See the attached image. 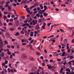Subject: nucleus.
<instances>
[{
	"mask_svg": "<svg viewBox=\"0 0 74 74\" xmlns=\"http://www.w3.org/2000/svg\"><path fill=\"white\" fill-rule=\"evenodd\" d=\"M32 22H31L30 23V25H36V24H37V20H33L32 21Z\"/></svg>",
	"mask_w": 74,
	"mask_h": 74,
	"instance_id": "f257e3e1",
	"label": "nucleus"
},
{
	"mask_svg": "<svg viewBox=\"0 0 74 74\" xmlns=\"http://www.w3.org/2000/svg\"><path fill=\"white\" fill-rule=\"evenodd\" d=\"M26 58H27V56L25 54H22L21 55V59H26Z\"/></svg>",
	"mask_w": 74,
	"mask_h": 74,
	"instance_id": "f03ea898",
	"label": "nucleus"
},
{
	"mask_svg": "<svg viewBox=\"0 0 74 74\" xmlns=\"http://www.w3.org/2000/svg\"><path fill=\"white\" fill-rule=\"evenodd\" d=\"M5 36L6 37L8 38L10 37V33L8 32H7L6 34H5Z\"/></svg>",
	"mask_w": 74,
	"mask_h": 74,
	"instance_id": "7ed1b4c3",
	"label": "nucleus"
},
{
	"mask_svg": "<svg viewBox=\"0 0 74 74\" xmlns=\"http://www.w3.org/2000/svg\"><path fill=\"white\" fill-rule=\"evenodd\" d=\"M26 26L27 27H29V24L28 23H24L23 24V27H24V26Z\"/></svg>",
	"mask_w": 74,
	"mask_h": 74,
	"instance_id": "20e7f679",
	"label": "nucleus"
},
{
	"mask_svg": "<svg viewBox=\"0 0 74 74\" xmlns=\"http://www.w3.org/2000/svg\"><path fill=\"white\" fill-rule=\"evenodd\" d=\"M8 4H6V7H8V10H9V11H11V10H12V8H11L10 6H8Z\"/></svg>",
	"mask_w": 74,
	"mask_h": 74,
	"instance_id": "39448f33",
	"label": "nucleus"
},
{
	"mask_svg": "<svg viewBox=\"0 0 74 74\" xmlns=\"http://www.w3.org/2000/svg\"><path fill=\"white\" fill-rule=\"evenodd\" d=\"M15 22L16 26H17L19 25V21L18 20L16 21L15 20Z\"/></svg>",
	"mask_w": 74,
	"mask_h": 74,
	"instance_id": "423d86ee",
	"label": "nucleus"
},
{
	"mask_svg": "<svg viewBox=\"0 0 74 74\" xmlns=\"http://www.w3.org/2000/svg\"><path fill=\"white\" fill-rule=\"evenodd\" d=\"M43 25H42V28H43V29H45V26H46V23H44L43 24Z\"/></svg>",
	"mask_w": 74,
	"mask_h": 74,
	"instance_id": "0eeeda50",
	"label": "nucleus"
},
{
	"mask_svg": "<svg viewBox=\"0 0 74 74\" xmlns=\"http://www.w3.org/2000/svg\"><path fill=\"white\" fill-rule=\"evenodd\" d=\"M67 39H65L64 40V44H65V45H66V44H67Z\"/></svg>",
	"mask_w": 74,
	"mask_h": 74,
	"instance_id": "6e6552de",
	"label": "nucleus"
},
{
	"mask_svg": "<svg viewBox=\"0 0 74 74\" xmlns=\"http://www.w3.org/2000/svg\"><path fill=\"white\" fill-rule=\"evenodd\" d=\"M29 47H30V49L31 50L34 51V49H33V46H32V45H29Z\"/></svg>",
	"mask_w": 74,
	"mask_h": 74,
	"instance_id": "1a4fd4ad",
	"label": "nucleus"
},
{
	"mask_svg": "<svg viewBox=\"0 0 74 74\" xmlns=\"http://www.w3.org/2000/svg\"><path fill=\"white\" fill-rule=\"evenodd\" d=\"M4 3H5V1H4L1 2H0V6H1V5H2L4 4Z\"/></svg>",
	"mask_w": 74,
	"mask_h": 74,
	"instance_id": "9d476101",
	"label": "nucleus"
},
{
	"mask_svg": "<svg viewBox=\"0 0 74 74\" xmlns=\"http://www.w3.org/2000/svg\"><path fill=\"white\" fill-rule=\"evenodd\" d=\"M34 65V64H33L32 63H31L30 65H29V67H32Z\"/></svg>",
	"mask_w": 74,
	"mask_h": 74,
	"instance_id": "9b49d317",
	"label": "nucleus"
},
{
	"mask_svg": "<svg viewBox=\"0 0 74 74\" xmlns=\"http://www.w3.org/2000/svg\"><path fill=\"white\" fill-rule=\"evenodd\" d=\"M32 70L33 71H35L37 70V67H34L32 68Z\"/></svg>",
	"mask_w": 74,
	"mask_h": 74,
	"instance_id": "f8f14e48",
	"label": "nucleus"
},
{
	"mask_svg": "<svg viewBox=\"0 0 74 74\" xmlns=\"http://www.w3.org/2000/svg\"><path fill=\"white\" fill-rule=\"evenodd\" d=\"M56 66L54 67L53 66L51 67V70H52L53 71H54L55 70V69H56Z\"/></svg>",
	"mask_w": 74,
	"mask_h": 74,
	"instance_id": "ddd939ff",
	"label": "nucleus"
},
{
	"mask_svg": "<svg viewBox=\"0 0 74 74\" xmlns=\"http://www.w3.org/2000/svg\"><path fill=\"white\" fill-rule=\"evenodd\" d=\"M5 56V54L4 53V52H3L1 54V57H4Z\"/></svg>",
	"mask_w": 74,
	"mask_h": 74,
	"instance_id": "4468645a",
	"label": "nucleus"
},
{
	"mask_svg": "<svg viewBox=\"0 0 74 74\" xmlns=\"http://www.w3.org/2000/svg\"><path fill=\"white\" fill-rule=\"evenodd\" d=\"M47 66L48 67V69H50L51 68V69L52 67H51V66L49 65V64H47Z\"/></svg>",
	"mask_w": 74,
	"mask_h": 74,
	"instance_id": "2eb2a0df",
	"label": "nucleus"
},
{
	"mask_svg": "<svg viewBox=\"0 0 74 74\" xmlns=\"http://www.w3.org/2000/svg\"><path fill=\"white\" fill-rule=\"evenodd\" d=\"M39 6L40 7V9H43V8H44V7H43V6H42V4H40Z\"/></svg>",
	"mask_w": 74,
	"mask_h": 74,
	"instance_id": "dca6fc26",
	"label": "nucleus"
},
{
	"mask_svg": "<svg viewBox=\"0 0 74 74\" xmlns=\"http://www.w3.org/2000/svg\"><path fill=\"white\" fill-rule=\"evenodd\" d=\"M43 15L44 16H48V13H44L43 14Z\"/></svg>",
	"mask_w": 74,
	"mask_h": 74,
	"instance_id": "f3484780",
	"label": "nucleus"
},
{
	"mask_svg": "<svg viewBox=\"0 0 74 74\" xmlns=\"http://www.w3.org/2000/svg\"><path fill=\"white\" fill-rule=\"evenodd\" d=\"M30 60H32V61H34V60L35 59L33 58L32 57H31L30 58Z\"/></svg>",
	"mask_w": 74,
	"mask_h": 74,
	"instance_id": "a211bd4d",
	"label": "nucleus"
},
{
	"mask_svg": "<svg viewBox=\"0 0 74 74\" xmlns=\"http://www.w3.org/2000/svg\"><path fill=\"white\" fill-rule=\"evenodd\" d=\"M7 18V17L5 15H3V19L4 20H5Z\"/></svg>",
	"mask_w": 74,
	"mask_h": 74,
	"instance_id": "6ab92c4d",
	"label": "nucleus"
},
{
	"mask_svg": "<svg viewBox=\"0 0 74 74\" xmlns=\"http://www.w3.org/2000/svg\"><path fill=\"white\" fill-rule=\"evenodd\" d=\"M0 34L3 37H5L4 35V34H3V32H0Z\"/></svg>",
	"mask_w": 74,
	"mask_h": 74,
	"instance_id": "aec40b11",
	"label": "nucleus"
},
{
	"mask_svg": "<svg viewBox=\"0 0 74 74\" xmlns=\"http://www.w3.org/2000/svg\"><path fill=\"white\" fill-rule=\"evenodd\" d=\"M74 27H68V29L69 30H72L74 29Z\"/></svg>",
	"mask_w": 74,
	"mask_h": 74,
	"instance_id": "412c9836",
	"label": "nucleus"
},
{
	"mask_svg": "<svg viewBox=\"0 0 74 74\" xmlns=\"http://www.w3.org/2000/svg\"><path fill=\"white\" fill-rule=\"evenodd\" d=\"M63 64V61H62L61 62H59L58 63V65H61V64Z\"/></svg>",
	"mask_w": 74,
	"mask_h": 74,
	"instance_id": "4be33fe9",
	"label": "nucleus"
},
{
	"mask_svg": "<svg viewBox=\"0 0 74 74\" xmlns=\"http://www.w3.org/2000/svg\"><path fill=\"white\" fill-rule=\"evenodd\" d=\"M36 29L37 30H38V29H40V27L39 26V25H38L36 26Z\"/></svg>",
	"mask_w": 74,
	"mask_h": 74,
	"instance_id": "5701e85b",
	"label": "nucleus"
},
{
	"mask_svg": "<svg viewBox=\"0 0 74 74\" xmlns=\"http://www.w3.org/2000/svg\"><path fill=\"white\" fill-rule=\"evenodd\" d=\"M12 26V27L14 28V29H15V28L16 27V26H15V24H14Z\"/></svg>",
	"mask_w": 74,
	"mask_h": 74,
	"instance_id": "b1692460",
	"label": "nucleus"
},
{
	"mask_svg": "<svg viewBox=\"0 0 74 74\" xmlns=\"http://www.w3.org/2000/svg\"><path fill=\"white\" fill-rule=\"evenodd\" d=\"M65 53H66V52L65 51H64L63 52L62 55V56H65L64 55H65Z\"/></svg>",
	"mask_w": 74,
	"mask_h": 74,
	"instance_id": "393cba45",
	"label": "nucleus"
},
{
	"mask_svg": "<svg viewBox=\"0 0 74 74\" xmlns=\"http://www.w3.org/2000/svg\"><path fill=\"white\" fill-rule=\"evenodd\" d=\"M34 42V39H32L31 41V42H29V44H32Z\"/></svg>",
	"mask_w": 74,
	"mask_h": 74,
	"instance_id": "a878e982",
	"label": "nucleus"
},
{
	"mask_svg": "<svg viewBox=\"0 0 74 74\" xmlns=\"http://www.w3.org/2000/svg\"><path fill=\"white\" fill-rule=\"evenodd\" d=\"M7 53L9 55H11L12 54L11 53V52L9 51H8Z\"/></svg>",
	"mask_w": 74,
	"mask_h": 74,
	"instance_id": "bb28decb",
	"label": "nucleus"
},
{
	"mask_svg": "<svg viewBox=\"0 0 74 74\" xmlns=\"http://www.w3.org/2000/svg\"><path fill=\"white\" fill-rule=\"evenodd\" d=\"M14 30H15V29L14 28H10V31H13Z\"/></svg>",
	"mask_w": 74,
	"mask_h": 74,
	"instance_id": "cd10ccee",
	"label": "nucleus"
},
{
	"mask_svg": "<svg viewBox=\"0 0 74 74\" xmlns=\"http://www.w3.org/2000/svg\"><path fill=\"white\" fill-rule=\"evenodd\" d=\"M44 8H45L44 9L45 10H46L47 9V6L46 5H44Z\"/></svg>",
	"mask_w": 74,
	"mask_h": 74,
	"instance_id": "c85d7f7f",
	"label": "nucleus"
},
{
	"mask_svg": "<svg viewBox=\"0 0 74 74\" xmlns=\"http://www.w3.org/2000/svg\"><path fill=\"white\" fill-rule=\"evenodd\" d=\"M14 21V19L13 18H11L10 20V22H13Z\"/></svg>",
	"mask_w": 74,
	"mask_h": 74,
	"instance_id": "c756f323",
	"label": "nucleus"
},
{
	"mask_svg": "<svg viewBox=\"0 0 74 74\" xmlns=\"http://www.w3.org/2000/svg\"><path fill=\"white\" fill-rule=\"evenodd\" d=\"M4 51H5V52H6V51H7L8 52V51H10V50L9 49H4Z\"/></svg>",
	"mask_w": 74,
	"mask_h": 74,
	"instance_id": "7c9ffc66",
	"label": "nucleus"
},
{
	"mask_svg": "<svg viewBox=\"0 0 74 74\" xmlns=\"http://www.w3.org/2000/svg\"><path fill=\"white\" fill-rule=\"evenodd\" d=\"M12 25H13V24L12 23H10L8 24V25H9V26H12Z\"/></svg>",
	"mask_w": 74,
	"mask_h": 74,
	"instance_id": "2f4dec72",
	"label": "nucleus"
},
{
	"mask_svg": "<svg viewBox=\"0 0 74 74\" xmlns=\"http://www.w3.org/2000/svg\"><path fill=\"white\" fill-rule=\"evenodd\" d=\"M4 14L5 15H7V14H8V12H6V11L4 12Z\"/></svg>",
	"mask_w": 74,
	"mask_h": 74,
	"instance_id": "473e14b6",
	"label": "nucleus"
},
{
	"mask_svg": "<svg viewBox=\"0 0 74 74\" xmlns=\"http://www.w3.org/2000/svg\"><path fill=\"white\" fill-rule=\"evenodd\" d=\"M15 36H18L19 35V33H18V32H17L16 34H15Z\"/></svg>",
	"mask_w": 74,
	"mask_h": 74,
	"instance_id": "72a5a7b5",
	"label": "nucleus"
},
{
	"mask_svg": "<svg viewBox=\"0 0 74 74\" xmlns=\"http://www.w3.org/2000/svg\"><path fill=\"white\" fill-rule=\"evenodd\" d=\"M59 56V55L58 54V53H56V54H54V56Z\"/></svg>",
	"mask_w": 74,
	"mask_h": 74,
	"instance_id": "f704fd0d",
	"label": "nucleus"
},
{
	"mask_svg": "<svg viewBox=\"0 0 74 74\" xmlns=\"http://www.w3.org/2000/svg\"><path fill=\"white\" fill-rule=\"evenodd\" d=\"M71 61H70L68 62V64H69V65H70V66L72 65V64H71Z\"/></svg>",
	"mask_w": 74,
	"mask_h": 74,
	"instance_id": "c9c22d12",
	"label": "nucleus"
},
{
	"mask_svg": "<svg viewBox=\"0 0 74 74\" xmlns=\"http://www.w3.org/2000/svg\"><path fill=\"white\" fill-rule=\"evenodd\" d=\"M21 50H22V51H23L25 50V49L23 47H22L21 48Z\"/></svg>",
	"mask_w": 74,
	"mask_h": 74,
	"instance_id": "e433bc0d",
	"label": "nucleus"
},
{
	"mask_svg": "<svg viewBox=\"0 0 74 74\" xmlns=\"http://www.w3.org/2000/svg\"><path fill=\"white\" fill-rule=\"evenodd\" d=\"M25 42H29V41H28V40H27V39H25Z\"/></svg>",
	"mask_w": 74,
	"mask_h": 74,
	"instance_id": "4c0bfd02",
	"label": "nucleus"
},
{
	"mask_svg": "<svg viewBox=\"0 0 74 74\" xmlns=\"http://www.w3.org/2000/svg\"><path fill=\"white\" fill-rule=\"evenodd\" d=\"M36 16H37V17H40V14H36Z\"/></svg>",
	"mask_w": 74,
	"mask_h": 74,
	"instance_id": "58836bf2",
	"label": "nucleus"
},
{
	"mask_svg": "<svg viewBox=\"0 0 74 74\" xmlns=\"http://www.w3.org/2000/svg\"><path fill=\"white\" fill-rule=\"evenodd\" d=\"M21 18L23 19H24L25 18V17L24 16H21Z\"/></svg>",
	"mask_w": 74,
	"mask_h": 74,
	"instance_id": "ea45409f",
	"label": "nucleus"
},
{
	"mask_svg": "<svg viewBox=\"0 0 74 74\" xmlns=\"http://www.w3.org/2000/svg\"><path fill=\"white\" fill-rule=\"evenodd\" d=\"M7 47L8 48H11V45H8L7 46Z\"/></svg>",
	"mask_w": 74,
	"mask_h": 74,
	"instance_id": "a19ab883",
	"label": "nucleus"
},
{
	"mask_svg": "<svg viewBox=\"0 0 74 74\" xmlns=\"http://www.w3.org/2000/svg\"><path fill=\"white\" fill-rule=\"evenodd\" d=\"M4 50L3 49H1L0 50V53H1L2 52V51Z\"/></svg>",
	"mask_w": 74,
	"mask_h": 74,
	"instance_id": "79ce46f5",
	"label": "nucleus"
},
{
	"mask_svg": "<svg viewBox=\"0 0 74 74\" xmlns=\"http://www.w3.org/2000/svg\"><path fill=\"white\" fill-rule=\"evenodd\" d=\"M21 42H25V39H22L21 40Z\"/></svg>",
	"mask_w": 74,
	"mask_h": 74,
	"instance_id": "37998d69",
	"label": "nucleus"
},
{
	"mask_svg": "<svg viewBox=\"0 0 74 74\" xmlns=\"http://www.w3.org/2000/svg\"><path fill=\"white\" fill-rule=\"evenodd\" d=\"M5 43L6 44H8V42H7V40H5Z\"/></svg>",
	"mask_w": 74,
	"mask_h": 74,
	"instance_id": "c03bdc74",
	"label": "nucleus"
},
{
	"mask_svg": "<svg viewBox=\"0 0 74 74\" xmlns=\"http://www.w3.org/2000/svg\"><path fill=\"white\" fill-rule=\"evenodd\" d=\"M0 29L1 30L2 32H6V30H5L3 29Z\"/></svg>",
	"mask_w": 74,
	"mask_h": 74,
	"instance_id": "a18cd8bd",
	"label": "nucleus"
},
{
	"mask_svg": "<svg viewBox=\"0 0 74 74\" xmlns=\"http://www.w3.org/2000/svg\"><path fill=\"white\" fill-rule=\"evenodd\" d=\"M19 53V52H18V51H16L14 52V53Z\"/></svg>",
	"mask_w": 74,
	"mask_h": 74,
	"instance_id": "49530a36",
	"label": "nucleus"
},
{
	"mask_svg": "<svg viewBox=\"0 0 74 74\" xmlns=\"http://www.w3.org/2000/svg\"><path fill=\"white\" fill-rule=\"evenodd\" d=\"M74 58V57L73 56H71L70 57V59H73Z\"/></svg>",
	"mask_w": 74,
	"mask_h": 74,
	"instance_id": "de8ad7c7",
	"label": "nucleus"
},
{
	"mask_svg": "<svg viewBox=\"0 0 74 74\" xmlns=\"http://www.w3.org/2000/svg\"><path fill=\"white\" fill-rule=\"evenodd\" d=\"M5 64H7L8 63V61H5Z\"/></svg>",
	"mask_w": 74,
	"mask_h": 74,
	"instance_id": "09e8293b",
	"label": "nucleus"
},
{
	"mask_svg": "<svg viewBox=\"0 0 74 74\" xmlns=\"http://www.w3.org/2000/svg\"><path fill=\"white\" fill-rule=\"evenodd\" d=\"M8 70L9 73H10V71H11V70H10V69L8 68Z\"/></svg>",
	"mask_w": 74,
	"mask_h": 74,
	"instance_id": "8fccbe9b",
	"label": "nucleus"
},
{
	"mask_svg": "<svg viewBox=\"0 0 74 74\" xmlns=\"http://www.w3.org/2000/svg\"><path fill=\"white\" fill-rule=\"evenodd\" d=\"M60 30L62 32H64V31L62 29H60Z\"/></svg>",
	"mask_w": 74,
	"mask_h": 74,
	"instance_id": "3c124183",
	"label": "nucleus"
},
{
	"mask_svg": "<svg viewBox=\"0 0 74 74\" xmlns=\"http://www.w3.org/2000/svg\"><path fill=\"white\" fill-rule=\"evenodd\" d=\"M64 11H66V12H68L69 11V10L67 9H66L64 10Z\"/></svg>",
	"mask_w": 74,
	"mask_h": 74,
	"instance_id": "603ef678",
	"label": "nucleus"
},
{
	"mask_svg": "<svg viewBox=\"0 0 74 74\" xmlns=\"http://www.w3.org/2000/svg\"><path fill=\"white\" fill-rule=\"evenodd\" d=\"M5 3H6V4H9V3H10V1H8L5 2Z\"/></svg>",
	"mask_w": 74,
	"mask_h": 74,
	"instance_id": "864d4df0",
	"label": "nucleus"
},
{
	"mask_svg": "<svg viewBox=\"0 0 74 74\" xmlns=\"http://www.w3.org/2000/svg\"><path fill=\"white\" fill-rule=\"evenodd\" d=\"M21 34H25V33H24V32L22 31L21 32Z\"/></svg>",
	"mask_w": 74,
	"mask_h": 74,
	"instance_id": "5fc2aeb1",
	"label": "nucleus"
},
{
	"mask_svg": "<svg viewBox=\"0 0 74 74\" xmlns=\"http://www.w3.org/2000/svg\"><path fill=\"white\" fill-rule=\"evenodd\" d=\"M17 29H18V30H21V29H22V28L20 27H18L17 28Z\"/></svg>",
	"mask_w": 74,
	"mask_h": 74,
	"instance_id": "6e6d98bb",
	"label": "nucleus"
},
{
	"mask_svg": "<svg viewBox=\"0 0 74 74\" xmlns=\"http://www.w3.org/2000/svg\"><path fill=\"white\" fill-rule=\"evenodd\" d=\"M29 8H27L26 10L27 11H29Z\"/></svg>",
	"mask_w": 74,
	"mask_h": 74,
	"instance_id": "4d7b16f0",
	"label": "nucleus"
},
{
	"mask_svg": "<svg viewBox=\"0 0 74 74\" xmlns=\"http://www.w3.org/2000/svg\"><path fill=\"white\" fill-rule=\"evenodd\" d=\"M10 71H11V72L12 73H14V70H13V69H11L10 70Z\"/></svg>",
	"mask_w": 74,
	"mask_h": 74,
	"instance_id": "13d9d810",
	"label": "nucleus"
},
{
	"mask_svg": "<svg viewBox=\"0 0 74 74\" xmlns=\"http://www.w3.org/2000/svg\"><path fill=\"white\" fill-rule=\"evenodd\" d=\"M67 52H68V53H70L71 52H70V49H69L67 50Z\"/></svg>",
	"mask_w": 74,
	"mask_h": 74,
	"instance_id": "bf43d9fd",
	"label": "nucleus"
},
{
	"mask_svg": "<svg viewBox=\"0 0 74 74\" xmlns=\"http://www.w3.org/2000/svg\"><path fill=\"white\" fill-rule=\"evenodd\" d=\"M34 6L33 5L30 8V10H32V8H34Z\"/></svg>",
	"mask_w": 74,
	"mask_h": 74,
	"instance_id": "052dcab7",
	"label": "nucleus"
},
{
	"mask_svg": "<svg viewBox=\"0 0 74 74\" xmlns=\"http://www.w3.org/2000/svg\"><path fill=\"white\" fill-rule=\"evenodd\" d=\"M67 71H69V72H71V71H70V69H69V68H68L67 69Z\"/></svg>",
	"mask_w": 74,
	"mask_h": 74,
	"instance_id": "680f3d73",
	"label": "nucleus"
},
{
	"mask_svg": "<svg viewBox=\"0 0 74 74\" xmlns=\"http://www.w3.org/2000/svg\"><path fill=\"white\" fill-rule=\"evenodd\" d=\"M32 40V38L30 37L29 39L28 40L29 41H31V40Z\"/></svg>",
	"mask_w": 74,
	"mask_h": 74,
	"instance_id": "e2e57ef3",
	"label": "nucleus"
},
{
	"mask_svg": "<svg viewBox=\"0 0 74 74\" xmlns=\"http://www.w3.org/2000/svg\"><path fill=\"white\" fill-rule=\"evenodd\" d=\"M14 17H15V15H12L11 16V18H14Z\"/></svg>",
	"mask_w": 74,
	"mask_h": 74,
	"instance_id": "0e129e2a",
	"label": "nucleus"
},
{
	"mask_svg": "<svg viewBox=\"0 0 74 74\" xmlns=\"http://www.w3.org/2000/svg\"><path fill=\"white\" fill-rule=\"evenodd\" d=\"M35 74V72L33 73L31 72V73H29V74Z\"/></svg>",
	"mask_w": 74,
	"mask_h": 74,
	"instance_id": "69168bd1",
	"label": "nucleus"
},
{
	"mask_svg": "<svg viewBox=\"0 0 74 74\" xmlns=\"http://www.w3.org/2000/svg\"><path fill=\"white\" fill-rule=\"evenodd\" d=\"M40 74H44V72H41Z\"/></svg>",
	"mask_w": 74,
	"mask_h": 74,
	"instance_id": "338daca9",
	"label": "nucleus"
},
{
	"mask_svg": "<svg viewBox=\"0 0 74 74\" xmlns=\"http://www.w3.org/2000/svg\"><path fill=\"white\" fill-rule=\"evenodd\" d=\"M66 73L67 74H71V73H70L69 72H66Z\"/></svg>",
	"mask_w": 74,
	"mask_h": 74,
	"instance_id": "774afa93",
	"label": "nucleus"
}]
</instances>
